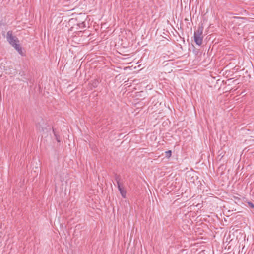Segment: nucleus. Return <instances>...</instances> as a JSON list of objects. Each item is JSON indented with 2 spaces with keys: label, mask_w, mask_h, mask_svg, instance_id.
I'll return each instance as SVG.
<instances>
[{
  "label": "nucleus",
  "mask_w": 254,
  "mask_h": 254,
  "mask_svg": "<svg viewBox=\"0 0 254 254\" xmlns=\"http://www.w3.org/2000/svg\"><path fill=\"white\" fill-rule=\"evenodd\" d=\"M6 39L9 43L21 55H23L22 48L18 44V39L13 35L12 31H8L6 34Z\"/></svg>",
  "instance_id": "nucleus-1"
},
{
  "label": "nucleus",
  "mask_w": 254,
  "mask_h": 254,
  "mask_svg": "<svg viewBox=\"0 0 254 254\" xmlns=\"http://www.w3.org/2000/svg\"><path fill=\"white\" fill-rule=\"evenodd\" d=\"M203 26H199L196 31L194 32V40L196 45L198 46L201 45L203 41Z\"/></svg>",
  "instance_id": "nucleus-2"
},
{
  "label": "nucleus",
  "mask_w": 254,
  "mask_h": 254,
  "mask_svg": "<svg viewBox=\"0 0 254 254\" xmlns=\"http://www.w3.org/2000/svg\"><path fill=\"white\" fill-rule=\"evenodd\" d=\"M36 126L37 129L40 131H44L46 129L47 127V123L41 117H39L36 121Z\"/></svg>",
  "instance_id": "nucleus-3"
},
{
  "label": "nucleus",
  "mask_w": 254,
  "mask_h": 254,
  "mask_svg": "<svg viewBox=\"0 0 254 254\" xmlns=\"http://www.w3.org/2000/svg\"><path fill=\"white\" fill-rule=\"evenodd\" d=\"M118 189L122 196L123 198H125L126 197L127 191L125 190H124V189L123 188V187H122L121 185H119Z\"/></svg>",
  "instance_id": "nucleus-4"
},
{
  "label": "nucleus",
  "mask_w": 254,
  "mask_h": 254,
  "mask_svg": "<svg viewBox=\"0 0 254 254\" xmlns=\"http://www.w3.org/2000/svg\"><path fill=\"white\" fill-rule=\"evenodd\" d=\"M114 179H115V181L117 183V187H118L119 185H121L120 183V180H121V176H120V175H118L117 174H115V175H114Z\"/></svg>",
  "instance_id": "nucleus-5"
},
{
  "label": "nucleus",
  "mask_w": 254,
  "mask_h": 254,
  "mask_svg": "<svg viewBox=\"0 0 254 254\" xmlns=\"http://www.w3.org/2000/svg\"><path fill=\"white\" fill-rule=\"evenodd\" d=\"M100 83V81H99V80L98 79H94V80H93L92 81V83H91V86L93 87V88H96L99 84Z\"/></svg>",
  "instance_id": "nucleus-6"
},
{
  "label": "nucleus",
  "mask_w": 254,
  "mask_h": 254,
  "mask_svg": "<svg viewBox=\"0 0 254 254\" xmlns=\"http://www.w3.org/2000/svg\"><path fill=\"white\" fill-rule=\"evenodd\" d=\"M235 199L237 200V201H236V203L237 205H240L241 204H244L246 205L245 203L244 202H243V201L246 202L247 200H245V199L244 198H243V200L238 198H236Z\"/></svg>",
  "instance_id": "nucleus-7"
},
{
  "label": "nucleus",
  "mask_w": 254,
  "mask_h": 254,
  "mask_svg": "<svg viewBox=\"0 0 254 254\" xmlns=\"http://www.w3.org/2000/svg\"><path fill=\"white\" fill-rule=\"evenodd\" d=\"M172 154V151L171 150H168L165 152L166 157L169 158L171 157Z\"/></svg>",
  "instance_id": "nucleus-8"
},
{
  "label": "nucleus",
  "mask_w": 254,
  "mask_h": 254,
  "mask_svg": "<svg viewBox=\"0 0 254 254\" xmlns=\"http://www.w3.org/2000/svg\"><path fill=\"white\" fill-rule=\"evenodd\" d=\"M79 26L81 27V28H84L85 27V24L84 22H82L80 25H79Z\"/></svg>",
  "instance_id": "nucleus-9"
},
{
  "label": "nucleus",
  "mask_w": 254,
  "mask_h": 254,
  "mask_svg": "<svg viewBox=\"0 0 254 254\" xmlns=\"http://www.w3.org/2000/svg\"><path fill=\"white\" fill-rule=\"evenodd\" d=\"M247 203L248 204L249 206L252 207L254 206V204H253L251 202L248 201Z\"/></svg>",
  "instance_id": "nucleus-10"
},
{
  "label": "nucleus",
  "mask_w": 254,
  "mask_h": 254,
  "mask_svg": "<svg viewBox=\"0 0 254 254\" xmlns=\"http://www.w3.org/2000/svg\"><path fill=\"white\" fill-rule=\"evenodd\" d=\"M54 134H55V135L56 136V138L57 141L59 142L60 140H59V138H58V136H57V135L55 133H54Z\"/></svg>",
  "instance_id": "nucleus-11"
},
{
  "label": "nucleus",
  "mask_w": 254,
  "mask_h": 254,
  "mask_svg": "<svg viewBox=\"0 0 254 254\" xmlns=\"http://www.w3.org/2000/svg\"><path fill=\"white\" fill-rule=\"evenodd\" d=\"M224 208H225V211H227L228 212L230 211V210H228L227 207H224Z\"/></svg>",
  "instance_id": "nucleus-12"
},
{
  "label": "nucleus",
  "mask_w": 254,
  "mask_h": 254,
  "mask_svg": "<svg viewBox=\"0 0 254 254\" xmlns=\"http://www.w3.org/2000/svg\"><path fill=\"white\" fill-rule=\"evenodd\" d=\"M199 204H197L196 205H195L196 207H197L198 206Z\"/></svg>",
  "instance_id": "nucleus-13"
},
{
  "label": "nucleus",
  "mask_w": 254,
  "mask_h": 254,
  "mask_svg": "<svg viewBox=\"0 0 254 254\" xmlns=\"http://www.w3.org/2000/svg\"><path fill=\"white\" fill-rule=\"evenodd\" d=\"M253 208H254V207H253Z\"/></svg>",
  "instance_id": "nucleus-14"
}]
</instances>
